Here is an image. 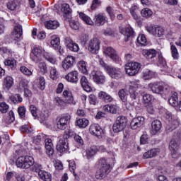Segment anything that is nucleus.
<instances>
[{
    "instance_id": "f257e3e1",
    "label": "nucleus",
    "mask_w": 181,
    "mask_h": 181,
    "mask_svg": "<svg viewBox=\"0 0 181 181\" xmlns=\"http://www.w3.org/2000/svg\"><path fill=\"white\" fill-rule=\"evenodd\" d=\"M74 136V132L70 129L64 132L63 136L59 137V140L57 144V151L62 153L69 149V138Z\"/></svg>"
},
{
    "instance_id": "f03ea898",
    "label": "nucleus",
    "mask_w": 181,
    "mask_h": 181,
    "mask_svg": "<svg viewBox=\"0 0 181 181\" xmlns=\"http://www.w3.org/2000/svg\"><path fill=\"white\" fill-rule=\"evenodd\" d=\"M99 62L100 66L112 78H115V80H119V78H122L123 74L121 69L115 68L111 65L107 64L102 59H99Z\"/></svg>"
},
{
    "instance_id": "7ed1b4c3",
    "label": "nucleus",
    "mask_w": 181,
    "mask_h": 181,
    "mask_svg": "<svg viewBox=\"0 0 181 181\" xmlns=\"http://www.w3.org/2000/svg\"><path fill=\"white\" fill-rule=\"evenodd\" d=\"M99 163H100L101 167L96 172L95 178L101 180L102 179H104V177H105V176H107L110 172H111V165L107 163L105 158H101L99 160Z\"/></svg>"
},
{
    "instance_id": "20e7f679",
    "label": "nucleus",
    "mask_w": 181,
    "mask_h": 181,
    "mask_svg": "<svg viewBox=\"0 0 181 181\" xmlns=\"http://www.w3.org/2000/svg\"><path fill=\"white\" fill-rule=\"evenodd\" d=\"M16 164L17 168H21V169H29V168L35 165V159L33 156H21L17 158Z\"/></svg>"
},
{
    "instance_id": "39448f33",
    "label": "nucleus",
    "mask_w": 181,
    "mask_h": 181,
    "mask_svg": "<svg viewBox=\"0 0 181 181\" xmlns=\"http://www.w3.org/2000/svg\"><path fill=\"white\" fill-rule=\"evenodd\" d=\"M142 67V64L139 62H129L125 65L126 74L128 76H136L139 73V70Z\"/></svg>"
},
{
    "instance_id": "423d86ee",
    "label": "nucleus",
    "mask_w": 181,
    "mask_h": 181,
    "mask_svg": "<svg viewBox=\"0 0 181 181\" xmlns=\"http://www.w3.org/2000/svg\"><path fill=\"white\" fill-rule=\"evenodd\" d=\"M127 118L124 116H119L117 117L115 122L113 124L112 129L113 132L118 134L125 129L127 127Z\"/></svg>"
},
{
    "instance_id": "0eeeda50",
    "label": "nucleus",
    "mask_w": 181,
    "mask_h": 181,
    "mask_svg": "<svg viewBox=\"0 0 181 181\" xmlns=\"http://www.w3.org/2000/svg\"><path fill=\"white\" fill-rule=\"evenodd\" d=\"M165 118L168 122L171 131L176 129V128L180 125V120H179V117L175 115H172V113L169 112L165 113Z\"/></svg>"
},
{
    "instance_id": "6e6552de",
    "label": "nucleus",
    "mask_w": 181,
    "mask_h": 181,
    "mask_svg": "<svg viewBox=\"0 0 181 181\" xmlns=\"http://www.w3.org/2000/svg\"><path fill=\"white\" fill-rule=\"evenodd\" d=\"M180 146V141L175 140L173 139L169 143V149L171 151V156L174 159H177L180 156L179 153V146Z\"/></svg>"
},
{
    "instance_id": "1a4fd4ad",
    "label": "nucleus",
    "mask_w": 181,
    "mask_h": 181,
    "mask_svg": "<svg viewBox=\"0 0 181 181\" xmlns=\"http://www.w3.org/2000/svg\"><path fill=\"white\" fill-rule=\"evenodd\" d=\"M70 115L63 116L62 117H57V128L58 129H61L62 131H64L69 127L67 124H69V121H70Z\"/></svg>"
},
{
    "instance_id": "9d476101",
    "label": "nucleus",
    "mask_w": 181,
    "mask_h": 181,
    "mask_svg": "<svg viewBox=\"0 0 181 181\" xmlns=\"http://www.w3.org/2000/svg\"><path fill=\"white\" fill-rule=\"evenodd\" d=\"M148 87L154 94H163V90L165 89L163 85L159 81L150 83Z\"/></svg>"
},
{
    "instance_id": "9b49d317",
    "label": "nucleus",
    "mask_w": 181,
    "mask_h": 181,
    "mask_svg": "<svg viewBox=\"0 0 181 181\" xmlns=\"http://www.w3.org/2000/svg\"><path fill=\"white\" fill-rule=\"evenodd\" d=\"M35 172L38 173L40 179L43 181H52V174L50 173L40 170L41 165H35Z\"/></svg>"
},
{
    "instance_id": "f8f14e48",
    "label": "nucleus",
    "mask_w": 181,
    "mask_h": 181,
    "mask_svg": "<svg viewBox=\"0 0 181 181\" xmlns=\"http://www.w3.org/2000/svg\"><path fill=\"white\" fill-rule=\"evenodd\" d=\"M32 61L35 63H39L42 60V48H40V47L35 46L32 50Z\"/></svg>"
},
{
    "instance_id": "ddd939ff",
    "label": "nucleus",
    "mask_w": 181,
    "mask_h": 181,
    "mask_svg": "<svg viewBox=\"0 0 181 181\" xmlns=\"http://www.w3.org/2000/svg\"><path fill=\"white\" fill-rule=\"evenodd\" d=\"M76 58H74V57L68 56L62 61V68L64 69V70H69V69H71V67L74 66Z\"/></svg>"
},
{
    "instance_id": "4468645a",
    "label": "nucleus",
    "mask_w": 181,
    "mask_h": 181,
    "mask_svg": "<svg viewBox=\"0 0 181 181\" xmlns=\"http://www.w3.org/2000/svg\"><path fill=\"white\" fill-rule=\"evenodd\" d=\"M145 122V118L144 117H137L132 119L130 127L132 129H138L144 125Z\"/></svg>"
},
{
    "instance_id": "2eb2a0df",
    "label": "nucleus",
    "mask_w": 181,
    "mask_h": 181,
    "mask_svg": "<svg viewBox=\"0 0 181 181\" xmlns=\"http://www.w3.org/2000/svg\"><path fill=\"white\" fill-rule=\"evenodd\" d=\"M92 75L93 80L96 84H104L105 83V76L100 71H93Z\"/></svg>"
},
{
    "instance_id": "dca6fc26",
    "label": "nucleus",
    "mask_w": 181,
    "mask_h": 181,
    "mask_svg": "<svg viewBox=\"0 0 181 181\" xmlns=\"http://www.w3.org/2000/svg\"><path fill=\"white\" fill-rule=\"evenodd\" d=\"M23 32L22 30V25H18L14 27L13 32L11 33V39L16 42H19L22 37Z\"/></svg>"
},
{
    "instance_id": "f3484780",
    "label": "nucleus",
    "mask_w": 181,
    "mask_h": 181,
    "mask_svg": "<svg viewBox=\"0 0 181 181\" xmlns=\"http://www.w3.org/2000/svg\"><path fill=\"white\" fill-rule=\"evenodd\" d=\"M105 54L110 57V59H112L113 62H119V57H118V54H117V52L111 47L106 48L105 50Z\"/></svg>"
},
{
    "instance_id": "a211bd4d",
    "label": "nucleus",
    "mask_w": 181,
    "mask_h": 181,
    "mask_svg": "<svg viewBox=\"0 0 181 181\" xmlns=\"http://www.w3.org/2000/svg\"><path fill=\"white\" fill-rule=\"evenodd\" d=\"M65 45L69 50L71 52H78L80 50V47H78V45L76 43H74L73 42V40L71 38L66 37L65 38Z\"/></svg>"
},
{
    "instance_id": "6ab92c4d",
    "label": "nucleus",
    "mask_w": 181,
    "mask_h": 181,
    "mask_svg": "<svg viewBox=\"0 0 181 181\" xmlns=\"http://www.w3.org/2000/svg\"><path fill=\"white\" fill-rule=\"evenodd\" d=\"M95 24L96 26H103L107 22V16L105 13H100L95 16Z\"/></svg>"
},
{
    "instance_id": "aec40b11",
    "label": "nucleus",
    "mask_w": 181,
    "mask_h": 181,
    "mask_svg": "<svg viewBox=\"0 0 181 181\" xmlns=\"http://www.w3.org/2000/svg\"><path fill=\"white\" fill-rule=\"evenodd\" d=\"M162 128V122L160 120L156 119L151 122V135H156Z\"/></svg>"
},
{
    "instance_id": "412c9836",
    "label": "nucleus",
    "mask_w": 181,
    "mask_h": 181,
    "mask_svg": "<svg viewBox=\"0 0 181 181\" xmlns=\"http://www.w3.org/2000/svg\"><path fill=\"white\" fill-rule=\"evenodd\" d=\"M65 80L69 83H77L78 81V72L77 71H72L65 76Z\"/></svg>"
},
{
    "instance_id": "4be33fe9",
    "label": "nucleus",
    "mask_w": 181,
    "mask_h": 181,
    "mask_svg": "<svg viewBox=\"0 0 181 181\" xmlns=\"http://www.w3.org/2000/svg\"><path fill=\"white\" fill-rule=\"evenodd\" d=\"M63 97L65 98L66 104H70L71 105H76V101L73 97V93L70 90H65L63 92Z\"/></svg>"
},
{
    "instance_id": "5701e85b",
    "label": "nucleus",
    "mask_w": 181,
    "mask_h": 181,
    "mask_svg": "<svg viewBox=\"0 0 181 181\" xmlns=\"http://www.w3.org/2000/svg\"><path fill=\"white\" fill-rule=\"evenodd\" d=\"M45 148L46 153L48 156H53L54 155V148H53V143H52V139H45Z\"/></svg>"
},
{
    "instance_id": "b1692460",
    "label": "nucleus",
    "mask_w": 181,
    "mask_h": 181,
    "mask_svg": "<svg viewBox=\"0 0 181 181\" xmlns=\"http://www.w3.org/2000/svg\"><path fill=\"white\" fill-rule=\"evenodd\" d=\"M142 54L147 60H152V59L156 57L158 52L155 49H143Z\"/></svg>"
},
{
    "instance_id": "393cba45",
    "label": "nucleus",
    "mask_w": 181,
    "mask_h": 181,
    "mask_svg": "<svg viewBox=\"0 0 181 181\" xmlns=\"http://www.w3.org/2000/svg\"><path fill=\"white\" fill-rule=\"evenodd\" d=\"M129 93L130 95V98L132 100H129V104H130L131 107H135L136 97H138V93L136 92V89L129 88Z\"/></svg>"
},
{
    "instance_id": "a878e982",
    "label": "nucleus",
    "mask_w": 181,
    "mask_h": 181,
    "mask_svg": "<svg viewBox=\"0 0 181 181\" xmlns=\"http://www.w3.org/2000/svg\"><path fill=\"white\" fill-rule=\"evenodd\" d=\"M120 33L122 35H124V42H128V40H129V37H132L134 35H135L134 29L131 27L127 28L124 30H121Z\"/></svg>"
},
{
    "instance_id": "bb28decb",
    "label": "nucleus",
    "mask_w": 181,
    "mask_h": 181,
    "mask_svg": "<svg viewBox=\"0 0 181 181\" xmlns=\"http://www.w3.org/2000/svg\"><path fill=\"white\" fill-rule=\"evenodd\" d=\"M98 98L100 100H102V101H104V103H112V96L111 95L107 93L105 91H100L98 94Z\"/></svg>"
},
{
    "instance_id": "cd10ccee",
    "label": "nucleus",
    "mask_w": 181,
    "mask_h": 181,
    "mask_svg": "<svg viewBox=\"0 0 181 181\" xmlns=\"http://www.w3.org/2000/svg\"><path fill=\"white\" fill-rule=\"evenodd\" d=\"M158 63L161 67V71H165V73H170V68L166 64V60L164 59L162 55H158Z\"/></svg>"
},
{
    "instance_id": "c85d7f7f",
    "label": "nucleus",
    "mask_w": 181,
    "mask_h": 181,
    "mask_svg": "<svg viewBox=\"0 0 181 181\" xmlns=\"http://www.w3.org/2000/svg\"><path fill=\"white\" fill-rule=\"evenodd\" d=\"M159 153L158 148H152L146 152H145L143 155L144 159H149L151 158H155L156 155Z\"/></svg>"
},
{
    "instance_id": "c756f323",
    "label": "nucleus",
    "mask_w": 181,
    "mask_h": 181,
    "mask_svg": "<svg viewBox=\"0 0 181 181\" xmlns=\"http://www.w3.org/2000/svg\"><path fill=\"white\" fill-rule=\"evenodd\" d=\"M45 26L47 29H51L52 30H54L57 29L60 24L57 22V21H47L45 23Z\"/></svg>"
},
{
    "instance_id": "7c9ffc66",
    "label": "nucleus",
    "mask_w": 181,
    "mask_h": 181,
    "mask_svg": "<svg viewBox=\"0 0 181 181\" xmlns=\"http://www.w3.org/2000/svg\"><path fill=\"white\" fill-rule=\"evenodd\" d=\"M98 50H100V40L98 38H94L91 45V53L97 54Z\"/></svg>"
},
{
    "instance_id": "2f4dec72",
    "label": "nucleus",
    "mask_w": 181,
    "mask_h": 181,
    "mask_svg": "<svg viewBox=\"0 0 181 181\" xmlns=\"http://www.w3.org/2000/svg\"><path fill=\"white\" fill-rule=\"evenodd\" d=\"M81 84L85 91H87V93H90V91H91V86H90V83L86 76L81 77Z\"/></svg>"
},
{
    "instance_id": "473e14b6",
    "label": "nucleus",
    "mask_w": 181,
    "mask_h": 181,
    "mask_svg": "<svg viewBox=\"0 0 181 181\" xmlns=\"http://www.w3.org/2000/svg\"><path fill=\"white\" fill-rule=\"evenodd\" d=\"M21 6V2L18 0H10L7 3V8L10 11H15L16 8H19Z\"/></svg>"
},
{
    "instance_id": "72a5a7b5",
    "label": "nucleus",
    "mask_w": 181,
    "mask_h": 181,
    "mask_svg": "<svg viewBox=\"0 0 181 181\" xmlns=\"http://www.w3.org/2000/svg\"><path fill=\"white\" fill-rule=\"evenodd\" d=\"M92 134L97 138H100L101 136V134H103V129H101L98 124H93Z\"/></svg>"
},
{
    "instance_id": "f704fd0d",
    "label": "nucleus",
    "mask_w": 181,
    "mask_h": 181,
    "mask_svg": "<svg viewBox=\"0 0 181 181\" xmlns=\"http://www.w3.org/2000/svg\"><path fill=\"white\" fill-rule=\"evenodd\" d=\"M5 66H8L9 68L11 69V70H16L17 64L16 60L13 58H8L4 61Z\"/></svg>"
},
{
    "instance_id": "c9c22d12",
    "label": "nucleus",
    "mask_w": 181,
    "mask_h": 181,
    "mask_svg": "<svg viewBox=\"0 0 181 181\" xmlns=\"http://www.w3.org/2000/svg\"><path fill=\"white\" fill-rule=\"evenodd\" d=\"M168 103L172 107H176L179 103V98L177 97V93L175 92L173 93L171 97L168 99Z\"/></svg>"
},
{
    "instance_id": "e433bc0d",
    "label": "nucleus",
    "mask_w": 181,
    "mask_h": 181,
    "mask_svg": "<svg viewBox=\"0 0 181 181\" xmlns=\"http://www.w3.org/2000/svg\"><path fill=\"white\" fill-rule=\"evenodd\" d=\"M119 98L122 101V103H127L128 98V93H127V89L122 88L118 91Z\"/></svg>"
},
{
    "instance_id": "4c0bfd02",
    "label": "nucleus",
    "mask_w": 181,
    "mask_h": 181,
    "mask_svg": "<svg viewBox=\"0 0 181 181\" xmlns=\"http://www.w3.org/2000/svg\"><path fill=\"white\" fill-rule=\"evenodd\" d=\"M103 110L105 112H110V114H117V106H115V105H104Z\"/></svg>"
},
{
    "instance_id": "58836bf2",
    "label": "nucleus",
    "mask_w": 181,
    "mask_h": 181,
    "mask_svg": "<svg viewBox=\"0 0 181 181\" xmlns=\"http://www.w3.org/2000/svg\"><path fill=\"white\" fill-rule=\"evenodd\" d=\"M12 86H13V78L11 76H6L4 78V86L6 87L7 90H9Z\"/></svg>"
},
{
    "instance_id": "ea45409f",
    "label": "nucleus",
    "mask_w": 181,
    "mask_h": 181,
    "mask_svg": "<svg viewBox=\"0 0 181 181\" xmlns=\"http://www.w3.org/2000/svg\"><path fill=\"white\" fill-rule=\"evenodd\" d=\"M141 14L143 18H146V19H148V18H151L152 15H153V12H152V10H151L150 8H145L141 10Z\"/></svg>"
},
{
    "instance_id": "a19ab883",
    "label": "nucleus",
    "mask_w": 181,
    "mask_h": 181,
    "mask_svg": "<svg viewBox=\"0 0 181 181\" xmlns=\"http://www.w3.org/2000/svg\"><path fill=\"white\" fill-rule=\"evenodd\" d=\"M13 121H15V114L13 111H10L9 115L5 117L4 122L9 125V124H12Z\"/></svg>"
},
{
    "instance_id": "79ce46f5",
    "label": "nucleus",
    "mask_w": 181,
    "mask_h": 181,
    "mask_svg": "<svg viewBox=\"0 0 181 181\" xmlns=\"http://www.w3.org/2000/svg\"><path fill=\"white\" fill-rule=\"evenodd\" d=\"M76 125H78L79 128H86L88 125V120L87 119H78L76 121Z\"/></svg>"
},
{
    "instance_id": "37998d69",
    "label": "nucleus",
    "mask_w": 181,
    "mask_h": 181,
    "mask_svg": "<svg viewBox=\"0 0 181 181\" xmlns=\"http://www.w3.org/2000/svg\"><path fill=\"white\" fill-rule=\"evenodd\" d=\"M47 138V135L41 133L40 134H38L33 140V142L36 145H40V142H42V139H46Z\"/></svg>"
},
{
    "instance_id": "c03bdc74",
    "label": "nucleus",
    "mask_w": 181,
    "mask_h": 181,
    "mask_svg": "<svg viewBox=\"0 0 181 181\" xmlns=\"http://www.w3.org/2000/svg\"><path fill=\"white\" fill-rule=\"evenodd\" d=\"M79 14V18L83 21L85 22V23H86V25H91L90 22H91V18L90 17H88V16L86 15L83 12H80L78 13Z\"/></svg>"
},
{
    "instance_id": "a18cd8bd",
    "label": "nucleus",
    "mask_w": 181,
    "mask_h": 181,
    "mask_svg": "<svg viewBox=\"0 0 181 181\" xmlns=\"http://www.w3.org/2000/svg\"><path fill=\"white\" fill-rule=\"evenodd\" d=\"M170 50L172 53V57L174 60H177L179 59V52H177V48H176V45H172L170 46Z\"/></svg>"
},
{
    "instance_id": "49530a36",
    "label": "nucleus",
    "mask_w": 181,
    "mask_h": 181,
    "mask_svg": "<svg viewBox=\"0 0 181 181\" xmlns=\"http://www.w3.org/2000/svg\"><path fill=\"white\" fill-rule=\"evenodd\" d=\"M78 67L83 74H87V73H88V71L87 70V66H86V62H79L78 64Z\"/></svg>"
},
{
    "instance_id": "de8ad7c7",
    "label": "nucleus",
    "mask_w": 181,
    "mask_h": 181,
    "mask_svg": "<svg viewBox=\"0 0 181 181\" xmlns=\"http://www.w3.org/2000/svg\"><path fill=\"white\" fill-rule=\"evenodd\" d=\"M165 33V30L162 27L156 26V29L154 31V35L157 37H160V36H163Z\"/></svg>"
},
{
    "instance_id": "09e8293b",
    "label": "nucleus",
    "mask_w": 181,
    "mask_h": 181,
    "mask_svg": "<svg viewBox=\"0 0 181 181\" xmlns=\"http://www.w3.org/2000/svg\"><path fill=\"white\" fill-rule=\"evenodd\" d=\"M137 42L139 45H141V46H146V37H145V35L144 34H140L139 35L138 37H137Z\"/></svg>"
},
{
    "instance_id": "8fccbe9b",
    "label": "nucleus",
    "mask_w": 181,
    "mask_h": 181,
    "mask_svg": "<svg viewBox=\"0 0 181 181\" xmlns=\"http://www.w3.org/2000/svg\"><path fill=\"white\" fill-rule=\"evenodd\" d=\"M50 43L52 47H54L55 49H59L60 46V38L54 37L51 40Z\"/></svg>"
},
{
    "instance_id": "3c124183",
    "label": "nucleus",
    "mask_w": 181,
    "mask_h": 181,
    "mask_svg": "<svg viewBox=\"0 0 181 181\" xmlns=\"http://www.w3.org/2000/svg\"><path fill=\"white\" fill-rule=\"evenodd\" d=\"M50 78L52 80H57L59 78V72H57L55 67H51Z\"/></svg>"
},
{
    "instance_id": "603ef678",
    "label": "nucleus",
    "mask_w": 181,
    "mask_h": 181,
    "mask_svg": "<svg viewBox=\"0 0 181 181\" xmlns=\"http://www.w3.org/2000/svg\"><path fill=\"white\" fill-rule=\"evenodd\" d=\"M44 57L45 60H47L49 63H52V64H56V58H54V57H53L52 54L49 53H45L44 54Z\"/></svg>"
},
{
    "instance_id": "864d4df0",
    "label": "nucleus",
    "mask_w": 181,
    "mask_h": 181,
    "mask_svg": "<svg viewBox=\"0 0 181 181\" xmlns=\"http://www.w3.org/2000/svg\"><path fill=\"white\" fill-rule=\"evenodd\" d=\"M69 25L70 28L74 30H78V29H80V23L75 21L74 20L69 21Z\"/></svg>"
},
{
    "instance_id": "5fc2aeb1",
    "label": "nucleus",
    "mask_w": 181,
    "mask_h": 181,
    "mask_svg": "<svg viewBox=\"0 0 181 181\" xmlns=\"http://www.w3.org/2000/svg\"><path fill=\"white\" fill-rule=\"evenodd\" d=\"M62 11L64 15H69V13H71V8H70V6L69 4H64L62 6Z\"/></svg>"
},
{
    "instance_id": "6e6d98bb",
    "label": "nucleus",
    "mask_w": 181,
    "mask_h": 181,
    "mask_svg": "<svg viewBox=\"0 0 181 181\" xmlns=\"http://www.w3.org/2000/svg\"><path fill=\"white\" fill-rule=\"evenodd\" d=\"M20 71H21L23 74H25V76H32L33 74L32 71H30L29 68L25 66H22L20 67Z\"/></svg>"
},
{
    "instance_id": "4d7b16f0",
    "label": "nucleus",
    "mask_w": 181,
    "mask_h": 181,
    "mask_svg": "<svg viewBox=\"0 0 181 181\" xmlns=\"http://www.w3.org/2000/svg\"><path fill=\"white\" fill-rule=\"evenodd\" d=\"M18 112L21 118H25L26 114V107L24 106H20L18 108Z\"/></svg>"
},
{
    "instance_id": "13d9d810",
    "label": "nucleus",
    "mask_w": 181,
    "mask_h": 181,
    "mask_svg": "<svg viewBox=\"0 0 181 181\" xmlns=\"http://www.w3.org/2000/svg\"><path fill=\"white\" fill-rule=\"evenodd\" d=\"M29 110L34 118H37V107L35 106L34 105H30Z\"/></svg>"
},
{
    "instance_id": "bf43d9fd",
    "label": "nucleus",
    "mask_w": 181,
    "mask_h": 181,
    "mask_svg": "<svg viewBox=\"0 0 181 181\" xmlns=\"http://www.w3.org/2000/svg\"><path fill=\"white\" fill-rule=\"evenodd\" d=\"M8 110H9V106L6 103H0V111L3 114H6L8 112Z\"/></svg>"
},
{
    "instance_id": "052dcab7",
    "label": "nucleus",
    "mask_w": 181,
    "mask_h": 181,
    "mask_svg": "<svg viewBox=\"0 0 181 181\" xmlns=\"http://www.w3.org/2000/svg\"><path fill=\"white\" fill-rule=\"evenodd\" d=\"M20 131H21V132H23V134H30V132H32L33 130L32 129V128L29 129V126L25 124L20 128Z\"/></svg>"
},
{
    "instance_id": "680f3d73",
    "label": "nucleus",
    "mask_w": 181,
    "mask_h": 181,
    "mask_svg": "<svg viewBox=\"0 0 181 181\" xmlns=\"http://www.w3.org/2000/svg\"><path fill=\"white\" fill-rule=\"evenodd\" d=\"M40 83V89L43 91L46 87V80H45V77L40 76L39 78Z\"/></svg>"
},
{
    "instance_id": "e2e57ef3",
    "label": "nucleus",
    "mask_w": 181,
    "mask_h": 181,
    "mask_svg": "<svg viewBox=\"0 0 181 181\" xmlns=\"http://www.w3.org/2000/svg\"><path fill=\"white\" fill-rule=\"evenodd\" d=\"M153 100V97L150 94H144L143 95V100L146 104H149Z\"/></svg>"
},
{
    "instance_id": "0e129e2a",
    "label": "nucleus",
    "mask_w": 181,
    "mask_h": 181,
    "mask_svg": "<svg viewBox=\"0 0 181 181\" xmlns=\"http://www.w3.org/2000/svg\"><path fill=\"white\" fill-rule=\"evenodd\" d=\"M39 68L40 71L44 74H46V73H47V66L46 65V63L45 62L40 63Z\"/></svg>"
},
{
    "instance_id": "69168bd1",
    "label": "nucleus",
    "mask_w": 181,
    "mask_h": 181,
    "mask_svg": "<svg viewBox=\"0 0 181 181\" xmlns=\"http://www.w3.org/2000/svg\"><path fill=\"white\" fill-rule=\"evenodd\" d=\"M76 163L74 161H72L69 163V170L71 172H73V175L75 177H77V174L74 170H76Z\"/></svg>"
},
{
    "instance_id": "338daca9",
    "label": "nucleus",
    "mask_w": 181,
    "mask_h": 181,
    "mask_svg": "<svg viewBox=\"0 0 181 181\" xmlns=\"http://www.w3.org/2000/svg\"><path fill=\"white\" fill-rule=\"evenodd\" d=\"M143 78L144 80H151V78H152V71H146L143 72Z\"/></svg>"
},
{
    "instance_id": "774afa93",
    "label": "nucleus",
    "mask_w": 181,
    "mask_h": 181,
    "mask_svg": "<svg viewBox=\"0 0 181 181\" xmlns=\"http://www.w3.org/2000/svg\"><path fill=\"white\" fill-rule=\"evenodd\" d=\"M32 95H33L32 90H30L28 88H24V97H25V98H28V100H29V98H32Z\"/></svg>"
}]
</instances>
